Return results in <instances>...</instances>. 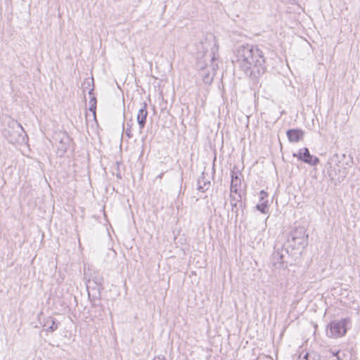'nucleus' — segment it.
Masks as SVG:
<instances>
[{"label":"nucleus","instance_id":"nucleus-1","mask_svg":"<svg viewBox=\"0 0 360 360\" xmlns=\"http://www.w3.org/2000/svg\"><path fill=\"white\" fill-rule=\"evenodd\" d=\"M235 58L233 63L254 83H257L266 70L264 53L257 45L246 44L238 46L235 51Z\"/></svg>","mask_w":360,"mask_h":360},{"label":"nucleus","instance_id":"nucleus-2","mask_svg":"<svg viewBox=\"0 0 360 360\" xmlns=\"http://www.w3.org/2000/svg\"><path fill=\"white\" fill-rule=\"evenodd\" d=\"M304 227L300 226L291 231L286 241L280 245L276 243L271 257V262L276 269H286L288 264H292V257L294 250H302L308 244V235Z\"/></svg>","mask_w":360,"mask_h":360},{"label":"nucleus","instance_id":"nucleus-3","mask_svg":"<svg viewBox=\"0 0 360 360\" xmlns=\"http://www.w3.org/2000/svg\"><path fill=\"white\" fill-rule=\"evenodd\" d=\"M3 136L12 144H20L25 142L27 137L22 127L16 120L8 121L6 127L2 131Z\"/></svg>","mask_w":360,"mask_h":360},{"label":"nucleus","instance_id":"nucleus-4","mask_svg":"<svg viewBox=\"0 0 360 360\" xmlns=\"http://www.w3.org/2000/svg\"><path fill=\"white\" fill-rule=\"evenodd\" d=\"M351 326L350 318L333 320L326 326V335L330 338H339L345 336Z\"/></svg>","mask_w":360,"mask_h":360},{"label":"nucleus","instance_id":"nucleus-5","mask_svg":"<svg viewBox=\"0 0 360 360\" xmlns=\"http://www.w3.org/2000/svg\"><path fill=\"white\" fill-rule=\"evenodd\" d=\"M53 139L56 141L58 156L63 157L72 143V139L66 132L60 131L55 134Z\"/></svg>","mask_w":360,"mask_h":360},{"label":"nucleus","instance_id":"nucleus-6","mask_svg":"<svg viewBox=\"0 0 360 360\" xmlns=\"http://www.w3.org/2000/svg\"><path fill=\"white\" fill-rule=\"evenodd\" d=\"M328 176L332 181L337 184L342 182L348 174L346 167L337 165L335 167L330 165L328 168Z\"/></svg>","mask_w":360,"mask_h":360},{"label":"nucleus","instance_id":"nucleus-7","mask_svg":"<svg viewBox=\"0 0 360 360\" xmlns=\"http://www.w3.org/2000/svg\"><path fill=\"white\" fill-rule=\"evenodd\" d=\"M292 156L311 166H316L319 163V158L311 155L307 148H300L297 153H294Z\"/></svg>","mask_w":360,"mask_h":360},{"label":"nucleus","instance_id":"nucleus-8","mask_svg":"<svg viewBox=\"0 0 360 360\" xmlns=\"http://www.w3.org/2000/svg\"><path fill=\"white\" fill-rule=\"evenodd\" d=\"M86 288L88 290V297L91 302H94L93 305L96 306L98 304L96 303V300H101V292L103 290V285L94 283L93 281H88L86 284Z\"/></svg>","mask_w":360,"mask_h":360},{"label":"nucleus","instance_id":"nucleus-9","mask_svg":"<svg viewBox=\"0 0 360 360\" xmlns=\"http://www.w3.org/2000/svg\"><path fill=\"white\" fill-rule=\"evenodd\" d=\"M148 117L147 103L143 102L142 107L139 109L136 120L139 127L140 131H141L146 126V120Z\"/></svg>","mask_w":360,"mask_h":360},{"label":"nucleus","instance_id":"nucleus-10","mask_svg":"<svg viewBox=\"0 0 360 360\" xmlns=\"http://www.w3.org/2000/svg\"><path fill=\"white\" fill-rule=\"evenodd\" d=\"M240 176H242V174L240 172L231 171V193H238V188H240L241 185Z\"/></svg>","mask_w":360,"mask_h":360},{"label":"nucleus","instance_id":"nucleus-11","mask_svg":"<svg viewBox=\"0 0 360 360\" xmlns=\"http://www.w3.org/2000/svg\"><path fill=\"white\" fill-rule=\"evenodd\" d=\"M304 131L300 129H290L286 131L288 139L290 142H299L303 139Z\"/></svg>","mask_w":360,"mask_h":360},{"label":"nucleus","instance_id":"nucleus-12","mask_svg":"<svg viewBox=\"0 0 360 360\" xmlns=\"http://www.w3.org/2000/svg\"><path fill=\"white\" fill-rule=\"evenodd\" d=\"M59 322L52 316H48L44 319L42 326L46 328L47 332L53 333L58 328Z\"/></svg>","mask_w":360,"mask_h":360},{"label":"nucleus","instance_id":"nucleus-13","mask_svg":"<svg viewBox=\"0 0 360 360\" xmlns=\"http://www.w3.org/2000/svg\"><path fill=\"white\" fill-rule=\"evenodd\" d=\"M210 185V181L205 179V172H202L197 179V190L201 193H205L209 189Z\"/></svg>","mask_w":360,"mask_h":360},{"label":"nucleus","instance_id":"nucleus-14","mask_svg":"<svg viewBox=\"0 0 360 360\" xmlns=\"http://www.w3.org/2000/svg\"><path fill=\"white\" fill-rule=\"evenodd\" d=\"M231 219H232L234 218L235 223L238 221V212L240 210H242V212H243V210L245 207V204L243 203L242 202H234L231 205Z\"/></svg>","mask_w":360,"mask_h":360},{"label":"nucleus","instance_id":"nucleus-15","mask_svg":"<svg viewBox=\"0 0 360 360\" xmlns=\"http://www.w3.org/2000/svg\"><path fill=\"white\" fill-rule=\"evenodd\" d=\"M88 94L91 96L89 110L93 113L94 118L96 119L97 99L94 94V87L89 89Z\"/></svg>","mask_w":360,"mask_h":360},{"label":"nucleus","instance_id":"nucleus-16","mask_svg":"<svg viewBox=\"0 0 360 360\" xmlns=\"http://www.w3.org/2000/svg\"><path fill=\"white\" fill-rule=\"evenodd\" d=\"M297 360H321V356L315 352H307L303 356H299Z\"/></svg>","mask_w":360,"mask_h":360},{"label":"nucleus","instance_id":"nucleus-17","mask_svg":"<svg viewBox=\"0 0 360 360\" xmlns=\"http://www.w3.org/2000/svg\"><path fill=\"white\" fill-rule=\"evenodd\" d=\"M89 281H93L94 283L103 285L104 278L101 274L95 271L91 275Z\"/></svg>","mask_w":360,"mask_h":360},{"label":"nucleus","instance_id":"nucleus-18","mask_svg":"<svg viewBox=\"0 0 360 360\" xmlns=\"http://www.w3.org/2000/svg\"><path fill=\"white\" fill-rule=\"evenodd\" d=\"M203 72L202 73L201 76H202V81L204 82V83L205 84H210L212 83V80H213V75H210V73L209 71H205V70H202Z\"/></svg>","mask_w":360,"mask_h":360},{"label":"nucleus","instance_id":"nucleus-19","mask_svg":"<svg viewBox=\"0 0 360 360\" xmlns=\"http://www.w3.org/2000/svg\"><path fill=\"white\" fill-rule=\"evenodd\" d=\"M257 210L262 214H266L269 212L268 202H259L256 205Z\"/></svg>","mask_w":360,"mask_h":360},{"label":"nucleus","instance_id":"nucleus-20","mask_svg":"<svg viewBox=\"0 0 360 360\" xmlns=\"http://www.w3.org/2000/svg\"><path fill=\"white\" fill-rule=\"evenodd\" d=\"M207 65L204 60L198 59L196 63V68L200 70H205Z\"/></svg>","mask_w":360,"mask_h":360},{"label":"nucleus","instance_id":"nucleus-21","mask_svg":"<svg viewBox=\"0 0 360 360\" xmlns=\"http://www.w3.org/2000/svg\"><path fill=\"white\" fill-rule=\"evenodd\" d=\"M259 195H260L259 202H268V200H267L268 193L266 191H264V190H262L259 192Z\"/></svg>","mask_w":360,"mask_h":360},{"label":"nucleus","instance_id":"nucleus-22","mask_svg":"<svg viewBox=\"0 0 360 360\" xmlns=\"http://www.w3.org/2000/svg\"><path fill=\"white\" fill-rule=\"evenodd\" d=\"M120 165H121L120 162H116V166L115 168V172H112L113 174H115L116 176L120 179H122L121 172H120Z\"/></svg>","mask_w":360,"mask_h":360},{"label":"nucleus","instance_id":"nucleus-23","mask_svg":"<svg viewBox=\"0 0 360 360\" xmlns=\"http://www.w3.org/2000/svg\"><path fill=\"white\" fill-rule=\"evenodd\" d=\"M232 193H231L229 195L231 205H232V203H234V202H242L241 201V195L240 193H238V198H236V196H234Z\"/></svg>","mask_w":360,"mask_h":360},{"label":"nucleus","instance_id":"nucleus-24","mask_svg":"<svg viewBox=\"0 0 360 360\" xmlns=\"http://www.w3.org/2000/svg\"><path fill=\"white\" fill-rule=\"evenodd\" d=\"M131 124L129 122H127V128L125 129V134L129 138H131L133 136V134L131 133Z\"/></svg>","mask_w":360,"mask_h":360},{"label":"nucleus","instance_id":"nucleus-25","mask_svg":"<svg viewBox=\"0 0 360 360\" xmlns=\"http://www.w3.org/2000/svg\"><path fill=\"white\" fill-rule=\"evenodd\" d=\"M214 56H212V57L211 58V61H212V68H212V72H213V75H215V71H216V68H215V67H217V65H214V64H213V61H214Z\"/></svg>","mask_w":360,"mask_h":360},{"label":"nucleus","instance_id":"nucleus-26","mask_svg":"<svg viewBox=\"0 0 360 360\" xmlns=\"http://www.w3.org/2000/svg\"><path fill=\"white\" fill-rule=\"evenodd\" d=\"M84 84H87L85 88L88 89V87L90 86V85H91V82L88 80L86 82H84Z\"/></svg>","mask_w":360,"mask_h":360},{"label":"nucleus","instance_id":"nucleus-27","mask_svg":"<svg viewBox=\"0 0 360 360\" xmlns=\"http://www.w3.org/2000/svg\"><path fill=\"white\" fill-rule=\"evenodd\" d=\"M84 84H87L85 88L88 89V87L90 86V85H91V82L88 80L86 82H84Z\"/></svg>","mask_w":360,"mask_h":360},{"label":"nucleus","instance_id":"nucleus-28","mask_svg":"<svg viewBox=\"0 0 360 360\" xmlns=\"http://www.w3.org/2000/svg\"><path fill=\"white\" fill-rule=\"evenodd\" d=\"M84 84H87L85 88L88 89V87L90 86V85H91V82L88 80L86 82H84Z\"/></svg>","mask_w":360,"mask_h":360},{"label":"nucleus","instance_id":"nucleus-29","mask_svg":"<svg viewBox=\"0 0 360 360\" xmlns=\"http://www.w3.org/2000/svg\"><path fill=\"white\" fill-rule=\"evenodd\" d=\"M332 354H333V356H337V355H338L340 354V351L332 352Z\"/></svg>","mask_w":360,"mask_h":360},{"label":"nucleus","instance_id":"nucleus-30","mask_svg":"<svg viewBox=\"0 0 360 360\" xmlns=\"http://www.w3.org/2000/svg\"><path fill=\"white\" fill-rule=\"evenodd\" d=\"M336 358L338 360H342V357L340 356V354L338 355H337Z\"/></svg>","mask_w":360,"mask_h":360},{"label":"nucleus","instance_id":"nucleus-31","mask_svg":"<svg viewBox=\"0 0 360 360\" xmlns=\"http://www.w3.org/2000/svg\"><path fill=\"white\" fill-rule=\"evenodd\" d=\"M153 360H165V359L164 358H163V359H161V358H160V357H155V358L153 359Z\"/></svg>","mask_w":360,"mask_h":360},{"label":"nucleus","instance_id":"nucleus-32","mask_svg":"<svg viewBox=\"0 0 360 360\" xmlns=\"http://www.w3.org/2000/svg\"><path fill=\"white\" fill-rule=\"evenodd\" d=\"M162 176H163V173H161V174L158 176V177H159V178H162Z\"/></svg>","mask_w":360,"mask_h":360},{"label":"nucleus","instance_id":"nucleus-33","mask_svg":"<svg viewBox=\"0 0 360 360\" xmlns=\"http://www.w3.org/2000/svg\"><path fill=\"white\" fill-rule=\"evenodd\" d=\"M123 117H124V118H125V113H124V112H123Z\"/></svg>","mask_w":360,"mask_h":360},{"label":"nucleus","instance_id":"nucleus-34","mask_svg":"<svg viewBox=\"0 0 360 360\" xmlns=\"http://www.w3.org/2000/svg\"><path fill=\"white\" fill-rule=\"evenodd\" d=\"M229 218H230V214L228 213V219H229Z\"/></svg>","mask_w":360,"mask_h":360},{"label":"nucleus","instance_id":"nucleus-35","mask_svg":"<svg viewBox=\"0 0 360 360\" xmlns=\"http://www.w3.org/2000/svg\"><path fill=\"white\" fill-rule=\"evenodd\" d=\"M91 83L94 84V79H91Z\"/></svg>","mask_w":360,"mask_h":360}]
</instances>
